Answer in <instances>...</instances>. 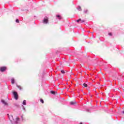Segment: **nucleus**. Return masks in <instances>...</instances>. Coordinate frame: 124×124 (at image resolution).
<instances>
[{
    "label": "nucleus",
    "instance_id": "nucleus-12",
    "mask_svg": "<svg viewBox=\"0 0 124 124\" xmlns=\"http://www.w3.org/2000/svg\"><path fill=\"white\" fill-rule=\"evenodd\" d=\"M16 87L19 89V90H22V88L21 87V86L18 85H16Z\"/></svg>",
    "mask_w": 124,
    "mask_h": 124
},
{
    "label": "nucleus",
    "instance_id": "nucleus-17",
    "mask_svg": "<svg viewBox=\"0 0 124 124\" xmlns=\"http://www.w3.org/2000/svg\"><path fill=\"white\" fill-rule=\"evenodd\" d=\"M108 35H110V36H112V33H111V32L108 33Z\"/></svg>",
    "mask_w": 124,
    "mask_h": 124
},
{
    "label": "nucleus",
    "instance_id": "nucleus-15",
    "mask_svg": "<svg viewBox=\"0 0 124 124\" xmlns=\"http://www.w3.org/2000/svg\"><path fill=\"white\" fill-rule=\"evenodd\" d=\"M40 101H41V102H42V103H44V101H43V99H40Z\"/></svg>",
    "mask_w": 124,
    "mask_h": 124
},
{
    "label": "nucleus",
    "instance_id": "nucleus-9",
    "mask_svg": "<svg viewBox=\"0 0 124 124\" xmlns=\"http://www.w3.org/2000/svg\"><path fill=\"white\" fill-rule=\"evenodd\" d=\"M75 103H76V101H75V102H71L70 103V104L71 105H74L75 104Z\"/></svg>",
    "mask_w": 124,
    "mask_h": 124
},
{
    "label": "nucleus",
    "instance_id": "nucleus-18",
    "mask_svg": "<svg viewBox=\"0 0 124 124\" xmlns=\"http://www.w3.org/2000/svg\"><path fill=\"white\" fill-rule=\"evenodd\" d=\"M61 73H62V74H64V73H65V72H64V71H63V70H62V71H61Z\"/></svg>",
    "mask_w": 124,
    "mask_h": 124
},
{
    "label": "nucleus",
    "instance_id": "nucleus-5",
    "mask_svg": "<svg viewBox=\"0 0 124 124\" xmlns=\"http://www.w3.org/2000/svg\"><path fill=\"white\" fill-rule=\"evenodd\" d=\"M1 102H2V103H3V104H4V105H7V103H6V102H5V101H4V100H1Z\"/></svg>",
    "mask_w": 124,
    "mask_h": 124
},
{
    "label": "nucleus",
    "instance_id": "nucleus-14",
    "mask_svg": "<svg viewBox=\"0 0 124 124\" xmlns=\"http://www.w3.org/2000/svg\"><path fill=\"white\" fill-rule=\"evenodd\" d=\"M83 86H84V87H88V85L86 83H84Z\"/></svg>",
    "mask_w": 124,
    "mask_h": 124
},
{
    "label": "nucleus",
    "instance_id": "nucleus-21",
    "mask_svg": "<svg viewBox=\"0 0 124 124\" xmlns=\"http://www.w3.org/2000/svg\"><path fill=\"white\" fill-rule=\"evenodd\" d=\"M81 21V23H84V22H85V20H81H81H80Z\"/></svg>",
    "mask_w": 124,
    "mask_h": 124
},
{
    "label": "nucleus",
    "instance_id": "nucleus-16",
    "mask_svg": "<svg viewBox=\"0 0 124 124\" xmlns=\"http://www.w3.org/2000/svg\"><path fill=\"white\" fill-rule=\"evenodd\" d=\"M22 108H23V109L24 111H26V108H25V107H24V106H22Z\"/></svg>",
    "mask_w": 124,
    "mask_h": 124
},
{
    "label": "nucleus",
    "instance_id": "nucleus-13",
    "mask_svg": "<svg viewBox=\"0 0 124 124\" xmlns=\"http://www.w3.org/2000/svg\"><path fill=\"white\" fill-rule=\"evenodd\" d=\"M80 21H81V18H79V19H78V20H77V23H79V22H80Z\"/></svg>",
    "mask_w": 124,
    "mask_h": 124
},
{
    "label": "nucleus",
    "instance_id": "nucleus-20",
    "mask_svg": "<svg viewBox=\"0 0 124 124\" xmlns=\"http://www.w3.org/2000/svg\"><path fill=\"white\" fill-rule=\"evenodd\" d=\"M87 12H88V10H85L84 13H87Z\"/></svg>",
    "mask_w": 124,
    "mask_h": 124
},
{
    "label": "nucleus",
    "instance_id": "nucleus-19",
    "mask_svg": "<svg viewBox=\"0 0 124 124\" xmlns=\"http://www.w3.org/2000/svg\"><path fill=\"white\" fill-rule=\"evenodd\" d=\"M16 23H19V21L18 20V19H16Z\"/></svg>",
    "mask_w": 124,
    "mask_h": 124
},
{
    "label": "nucleus",
    "instance_id": "nucleus-11",
    "mask_svg": "<svg viewBox=\"0 0 124 124\" xmlns=\"http://www.w3.org/2000/svg\"><path fill=\"white\" fill-rule=\"evenodd\" d=\"M50 93H52V94H55L56 93L54 91H51Z\"/></svg>",
    "mask_w": 124,
    "mask_h": 124
},
{
    "label": "nucleus",
    "instance_id": "nucleus-3",
    "mask_svg": "<svg viewBox=\"0 0 124 124\" xmlns=\"http://www.w3.org/2000/svg\"><path fill=\"white\" fill-rule=\"evenodd\" d=\"M13 94L14 95V97H15V99H16L17 100V99H18V93L16 92H14Z\"/></svg>",
    "mask_w": 124,
    "mask_h": 124
},
{
    "label": "nucleus",
    "instance_id": "nucleus-10",
    "mask_svg": "<svg viewBox=\"0 0 124 124\" xmlns=\"http://www.w3.org/2000/svg\"><path fill=\"white\" fill-rule=\"evenodd\" d=\"M78 10L79 11H82V8H81L80 6H78Z\"/></svg>",
    "mask_w": 124,
    "mask_h": 124
},
{
    "label": "nucleus",
    "instance_id": "nucleus-7",
    "mask_svg": "<svg viewBox=\"0 0 124 124\" xmlns=\"http://www.w3.org/2000/svg\"><path fill=\"white\" fill-rule=\"evenodd\" d=\"M56 17L57 18H58L59 20H61V19H62V16H61L60 15H57Z\"/></svg>",
    "mask_w": 124,
    "mask_h": 124
},
{
    "label": "nucleus",
    "instance_id": "nucleus-23",
    "mask_svg": "<svg viewBox=\"0 0 124 124\" xmlns=\"http://www.w3.org/2000/svg\"><path fill=\"white\" fill-rule=\"evenodd\" d=\"M80 124H83V123H80Z\"/></svg>",
    "mask_w": 124,
    "mask_h": 124
},
{
    "label": "nucleus",
    "instance_id": "nucleus-22",
    "mask_svg": "<svg viewBox=\"0 0 124 124\" xmlns=\"http://www.w3.org/2000/svg\"><path fill=\"white\" fill-rule=\"evenodd\" d=\"M122 113H123V114H124V111H123L122 112Z\"/></svg>",
    "mask_w": 124,
    "mask_h": 124
},
{
    "label": "nucleus",
    "instance_id": "nucleus-4",
    "mask_svg": "<svg viewBox=\"0 0 124 124\" xmlns=\"http://www.w3.org/2000/svg\"><path fill=\"white\" fill-rule=\"evenodd\" d=\"M5 70H6V67H0V71H1V72H3L4 71H5Z\"/></svg>",
    "mask_w": 124,
    "mask_h": 124
},
{
    "label": "nucleus",
    "instance_id": "nucleus-2",
    "mask_svg": "<svg viewBox=\"0 0 124 124\" xmlns=\"http://www.w3.org/2000/svg\"><path fill=\"white\" fill-rule=\"evenodd\" d=\"M48 17L47 16L45 17L44 20H43V23L44 24H48Z\"/></svg>",
    "mask_w": 124,
    "mask_h": 124
},
{
    "label": "nucleus",
    "instance_id": "nucleus-1",
    "mask_svg": "<svg viewBox=\"0 0 124 124\" xmlns=\"http://www.w3.org/2000/svg\"><path fill=\"white\" fill-rule=\"evenodd\" d=\"M7 116L11 124H18L19 121H20V119H19V118L16 117V120H14V119L13 118V116H12V115H9V114H7Z\"/></svg>",
    "mask_w": 124,
    "mask_h": 124
},
{
    "label": "nucleus",
    "instance_id": "nucleus-6",
    "mask_svg": "<svg viewBox=\"0 0 124 124\" xmlns=\"http://www.w3.org/2000/svg\"><path fill=\"white\" fill-rule=\"evenodd\" d=\"M11 83L13 84H14V83H15V79L13 78H11Z\"/></svg>",
    "mask_w": 124,
    "mask_h": 124
},
{
    "label": "nucleus",
    "instance_id": "nucleus-8",
    "mask_svg": "<svg viewBox=\"0 0 124 124\" xmlns=\"http://www.w3.org/2000/svg\"><path fill=\"white\" fill-rule=\"evenodd\" d=\"M27 101H26V100H24L23 101V103H22V104L23 105H26L27 104Z\"/></svg>",
    "mask_w": 124,
    "mask_h": 124
}]
</instances>
